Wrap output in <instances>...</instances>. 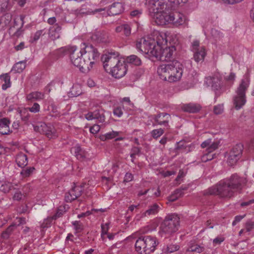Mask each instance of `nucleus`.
<instances>
[{
  "instance_id": "f257e3e1",
  "label": "nucleus",
  "mask_w": 254,
  "mask_h": 254,
  "mask_svg": "<svg viewBox=\"0 0 254 254\" xmlns=\"http://www.w3.org/2000/svg\"><path fill=\"white\" fill-rule=\"evenodd\" d=\"M246 182V179L243 177L231 176L229 179L221 181L209 188L205 191L204 194L230 198L234 196L235 191L241 190Z\"/></svg>"
},
{
  "instance_id": "f03ea898",
  "label": "nucleus",
  "mask_w": 254,
  "mask_h": 254,
  "mask_svg": "<svg viewBox=\"0 0 254 254\" xmlns=\"http://www.w3.org/2000/svg\"><path fill=\"white\" fill-rule=\"evenodd\" d=\"M119 55L118 52H111L101 57L105 70L117 78L123 77L127 71V64L119 59Z\"/></svg>"
},
{
  "instance_id": "7ed1b4c3",
  "label": "nucleus",
  "mask_w": 254,
  "mask_h": 254,
  "mask_svg": "<svg viewBox=\"0 0 254 254\" xmlns=\"http://www.w3.org/2000/svg\"><path fill=\"white\" fill-rule=\"evenodd\" d=\"M167 42L165 33H158L156 36V44L154 42L147 41L144 38H141L136 44V48L139 51L149 55L150 51H158L163 48V46L166 45Z\"/></svg>"
},
{
  "instance_id": "20e7f679",
  "label": "nucleus",
  "mask_w": 254,
  "mask_h": 254,
  "mask_svg": "<svg viewBox=\"0 0 254 254\" xmlns=\"http://www.w3.org/2000/svg\"><path fill=\"white\" fill-rule=\"evenodd\" d=\"M158 244L157 238L151 236L139 237L135 244V251L139 254H150Z\"/></svg>"
},
{
  "instance_id": "39448f33",
  "label": "nucleus",
  "mask_w": 254,
  "mask_h": 254,
  "mask_svg": "<svg viewBox=\"0 0 254 254\" xmlns=\"http://www.w3.org/2000/svg\"><path fill=\"white\" fill-rule=\"evenodd\" d=\"M250 81L249 74H246L236 90L233 103L237 110L241 109L246 103V92L249 86Z\"/></svg>"
},
{
  "instance_id": "423d86ee",
  "label": "nucleus",
  "mask_w": 254,
  "mask_h": 254,
  "mask_svg": "<svg viewBox=\"0 0 254 254\" xmlns=\"http://www.w3.org/2000/svg\"><path fill=\"white\" fill-rule=\"evenodd\" d=\"M180 225V218L176 214L167 215L160 227L159 233L161 237L171 235L177 232Z\"/></svg>"
},
{
  "instance_id": "0eeeda50",
  "label": "nucleus",
  "mask_w": 254,
  "mask_h": 254,
  "mask_svg": "<svg viewBox=\"0 0 254 254\" xmlns=\"http://www.w3.org/2000/svg\"><path fill=\"white\" fill-rule=\"evenodd\" d=\"M148 7L150 11L154 14V18L158 25H160V16H165L169 11L167 3L164 0H149Z\"/></svg>"
},
{
  "instance_id": "6e6552de",
  "label": "nucleus",
  "mask_w": 254,
  "mask_h": 254,
  "mask_svg": "<svg viewBox=\"0 0 254 254\" xmlns=\"http://www.w3.org/2000/svg\"><path fill=\"white\" fill-rule=\"evenodd\" d=\"M83 55V59L87 66L89 67V71L93 67V65L96 63L99 59V54L97 50L91 45L82 44L81 48Z\"/></svg>"
},
{
  "instance_id": "1a4fd4ad",
  "label": "nucleus",
  "mask_w": 254,
  "mask_h": 254,
  "mask_svg": "<svg viewBox=\"0 0 254 254\" xmlns=\"http://www.w3.org/2000/svg\"><path fill=\"white\" fill-rule=\"evenodd\" d=\"M160 25H166L172 23L176 26H179L185 24L186 16L182 13L178 11L170 13L169 11L165 16H160L159 17Z\"/></svg>"
},
{
  "instance_id": "9d476101",
  "label": "nucleus",
  "mask_w": 254,
  "mask_h": 254,
  "mask_svg": "<svg viewBox=\"0 0 254 254\" xmlns=\"http://www.w3.org/2000/svg\"><path fill=\"white\" fill-rule=\"evenodd\" d=\"M176 49L174 46L162 48L158 51H150L148 55L162 61H171L176 54Z\"/></svg>"
},
{
  "instance_id": "9b49d317",
  "label": "nucleus",
  "mask_w": 254,
  "mask_h": 254,
  "mask_svg": "<svg viewBox=\"0 0 254 254\" xmlns=\"http://www.w3.org/2000/svg\"><path fill=\"white\" fill-rule=\"evenodd\" d=\"M81 57L83 58L81 49L80 51L77 50L75 47L70 55L71 62L74 66L78 67L82 72H88L89 66H87V63H85V60L81 61Z\"/></svg>"
},
{
  "instance_id": "f8f14e48",
  "label": "nucleus",
  "mask_w": 254,
  "mask_h": 254,
  "mask_svg": "<svg viewBox=\"0 0 254 254\" xmlns=\"http://www.w3.org/2000/svg\"><path fill=\"white\" fill-rule=\"evenodd\" d=\"M150 118L153 126L160 125L165 127H169V123L171 117L168 113L159 112L156 115L150 116Z\"/></svg>"
},
{
  "instance_id": "ddd939ff",
  "label": "nucleus",
  "mask_w": 254,
  "mask_h": 254,
  "mask_svg": "<svg viewBox=\"0 0 254 254\" xmlns=\"http://www.w3.org/2000/svg\"><path fill=\"white\" fill-rule=\"evenodd\" d=\"M171 70L170 76V82L179 81L183 74V64L178 61L171 62Z\"/></svg>"
},
{
  "instance_id": "4468645a",
  "label": "nucleus",
  "mask_w": 254,
  "mask_h": 254,
  "mask_svg": "<svg viewBox=\"0 0 254 254\" xmlns=\"http://www.w3.org/2000/svg\"><path fill=\"white\" fill-rule=\"evenodd\" d=\"M124 8L122 3L119 2H115L108 8L104 7L96 8L92 12V13L95 14L97 12H99L107 10V12L109 16H114L121 13L124 11Z\"/></svg>"
},
{
  "instance_id": "2eb2a0df",
  "label": "nucleus",
  "mask_w": 254,
  "mask_h": 254,
  "mask_svg": "<svg viewBox=\"0 0 254 254\" xmlns=\"http://www.w3.org/2000/svg\"><path fill=\"white\" fill-rule=\"evenodd\" d=\"M33 126L35 131L45 134L49 138H52L56 136L54 127L51 126H48L44 122H38L33 125Z\"/></svg>"
},
{
  "instance_id": "dca6fc26",
  "label": "nucleus",
  "mask_w": 254,
  "mask_h": 254,
  "mask_svg": "<svg viewBox=\"0 0 254 254\" xmlns=\"http://www.w3.org/2000/svg\"><path fill=\"white\" fill-rule=\"evenodd\" d=\"M191 51L193 52V59L196 62L203 61L206 55L205 48L199 46V42L194 40L191 43Z\"/></svg>"
},
{
  "instance_id": "f3484780",
  "label": "nucleus",
  "mask_w": 254,
  "mask_h": 254,
  "mask_svg": "<svg viewBox=\"0 0 254 254\" xmlns=\"http://www.w3.org/2000/svg\"><path fill=\"white\" fill-rule=\"evenodd\" d=\"M83 191V186L75 185L68 192L65 194L64 199L66 202H71L79 197Z\"/></svg>"
},
{
  "instance_id": "a211bd4d",
  "label": "nucleus",
  "mask_w": 254,
  "mask_h": 254,
  "mask_svg": "<svg viewBox=\"0 0 254 254\" xmlns=\"http://www.w3.org/2000/svg\"><path fill=\"white\" fill-rule=\"evenodd\" d=\"M171 62L160 65L157 68V73L160 78L165 81L170 82V76L171 70Z\"/></svg>"
},
{
  "instance_id": "6ab92c4d",
  "label": "nucleus",
  "mask_w": 254,
  "mask_h": 254,
  "mask_svg": "<svg viewBox=\"0 0 254 254\" xmlns=\"http://www.w3.org/2000/svg\"><path fill=\"white\" fill-rule=\"evenodd\" d=\"M85 118L87 120L96 119L100 123L105 122V117L102 110L97 109L93 112H89L85 115Z\"/></svg>"
},
{
  "instance_id": "aec40b11",
  "label": "nucleus",
  "mask_w": 254,
  "mask_h": 254,
  "mask_svg": "<svg viewBox=\"0 0 254 254\" xmlns=\"http://www.w3.org/2000/svg\"><path fill=\"white\" fill-rule=\"evenodd\" d=\"M220 141H212V139L209 138L204 141L201 144L202 148H206V151L211 153L216 150L220 146Z\"/></svg>"
},
{
  "instance_id": "412c9836",
  "label": "nucleus",
  "mask_w": 254,
  "mask_h": 254,
  "mask_svg": "<svg viewBox=\"0 0 254 254\" xmlns=\"http://www.w3.org/2000/svg\"><path fill=\"white\" fill-rule=\"evenodd\" d=\"M91 38L93 40L99 43H107L110 42L108 34L105 32H97Z\"/></svg>"
},
{
  "instance_id": "4be33fe9",
  "label": "nucleus",
  "mask_w": 254,
  "mask_h": 254,
  "mask_svg": "<svg viewBox=\"0 0 254 254\" xmlns=\"http://www.w3.org/2000/svg\"><path fill=\"white\" fill-rule=\"evenodd\" d=\"M62 27L58 24H56L55 26L50 28L49 30V37L52 40H55L60 38V33Z\"/></svg>"
},
{
  "instance_id": "5701e85b",
  "label": "nucleus",
  "mask_w": 254,
  "mask_h": 254,
  "mask_svg": "<svg viewBox=\"0 0 254 254\" xmlns=\"http://www.w3.org/2000/svg\"><path fill=\"white\" fill-rule=\"evenodd\" d=\"M10 121L7 118L0 119V133L2 135L9 134L11 131L9 128Z\"/></svg>"
},
{
  "instance_id": "b1692460",
  "label": "nucleus",
  "mask_w": 254,
  "mask_h": 254,
  "mask_svg": "<svg viewBox=\"0 0 254 254\" xmlns=\"http://www.w3.org/2000/svg\"><path fill=\"white\" fill-rule=\"evenodd\" d=\"M70 151L72 153L74 154L78 160H83L86 157V153L78 145L72 147Z\"/></svg>"
},
{
  "instance_id": "393cba45",
  "label": "nucleus",
  "mask_w": 254,
  "mask_h": 254,
  "mask_svg": "<svg viewBox=\"0 0 254 254\" xmlns=\"http://www.w3.org/2000/svg\"><path fill=\"white\" fill-rule=\"evenodd\" d=\"M182 108L185 112L195 113L199 111L201 109V107L198 104L189 103L184 105Z\"/></svg>"
},
{
  "instance_id": "a878e982",
  "label": "nucleus",
  "mask_w": 254,
  "mask_h": 254,
  "mask_svg": "<svg viewBox=\"0 0 254 254\" xmlns=\"http://www.w3.org/2000/svg\"><path fill=\"white\" fill-rule=\"evenodd\" d=\"M160 210V207L157 203H154L149 205L147 209L142 213V216H150L155 215L158 213Z\"/></svg>"
},
{
  "instance_id": "bb28decb",
  "label": "nucleus",
  "mask_w": 254,
  "mask_h": 254,
  "mask_svg": "<svg viewBox=\"0 0 254 254\" xmlns=\"http://www.w3.org/2000/svg\"><path fill=\"white\" fill-rule=\"evenodd\" d=\"M75 46H66L59 48L55 51V54L59 57H62L66 54H71L73 51Z\"/></svg>"
},
{
  "instance_id": "cd10ccee",
  "label": "nucleus",
  "mask_w": 254,
  "mask_h": 254,
  "mask_svg": "<svg viewBox=\"0 0 254 254\" xmlns=\"http://www.w3.org/2000/svg\"><path fill=\"white\" fill-rule=\"evenodd\" d=\"M44 94L39 91L32 92L27 95L26 99L28 101H32L34 100L39 101L44 98Z\"/></svg>"
},
{
  "instance_id": "c85d7f7f",
  "label": "nucleus",
  "mask_w": 254,
  "mask_h": 254,
  "mask_svg": "<svg viewBox=\"0 0 254 254\" xmlns=\"http://www.w3.org/2000/svg\"><path fill=\"white\" fill-rule=\"evenodd\" d=\"M16 162L18 166L23 168L27 165V157L22 153L18 154L16 157Z\"/></svg>"
},
{
  "instance_id": "c756f323",
  "label": "nucleus",
  "mask_w": 254,
  "mask_h": 254,
  "mask_svg": "<svg viewBox=\"0 0 254 254\" xmlns=\"http://www.w3.org/2000/svg\"><path fill=\"white\" fill-rule=\"evenodd\" d=\"M124 61H125V63L130 64L136 66L140 65L141 64V59L134 55L127 56Z\"/></svg>"
},
{
  "instance_id": "7c9ffc66",
  "label": "nucleus",
  "mask_w": 254,
  "mask_h": 254,
  "mask_svg": "<svg viewBox=\"0 0 254 254\" xmlns=\"http://www.w3.org/2000/svg\"><path fill=\"white\" fill-rule=\"evenodd\" d=\"M0 78L4 83L2 84V89L3 90H6L11 85L10 82V76L9 73H5L0 76Z\"/></svg>"
},
{
  "instance_id": "2f4dec72",
  "label": "nucleus",
  "mask_w": 254,
  "mask_h": 254,
  "mask_svg": "<svg viewBox=\"0 0 254 254\" xmlns=\"http://www.w3.org/2000/svg\"><path fill=\"white\" fill-rule=\"evenodd\" d=\"M176 149L183 152L190 151V145L185 141L181 140L177 143Z\"/></svg>"
},
{
  "instance_id": "473e14b6",
  "label": "nucleus",
  "mask_w": 254,
  "mask_h": 254,
  "mask_svg": "<svg viewBox=\"0 0 254 254\" xmlns=\"http://www.w3.org/2000/svg\"><path fill=\"white\" fill-rule=\"evenodd\" d=\"M243 150V146L242 144H237L231 149L229 154L236 155V156L241 157Z\"/></svg>"
},
{
  "instance_id": "72a5a7b5",
  "label": "nucleus",
  "mask_w": 254,
  "mask_h": 254,
  "mask_svg": "<svg viewBox=\"0 0 254 254\" xmlns=\"http://www.w3.org/2000/svg\"><path fill=\"white\" fill-rule=\"evenodd\" d=\"M16 228V225L15 223H12L2 233L1 237L4 239H7Z\"/></svg>"
},
{
  "instance_id": "f704fd0d",
  "label": "nucleus",
  "mask_w": 254,
  "mask_h": 254,
  "mask_svg": "<svg viewBox=\"0 0 254 254\" xmlns=\"http://www.w3.org/2000/svg\"><path fill=\"white\" fill-rule=\"evenodd\" d=\"M120 132L116 131H112L111 132L105 133L100 136L99 138L102 141H105L107 139H111L115 138L119 135Z\"/></svg>"
},
{
  "instance_id": "c9c22d12",
  "label": "nucleus",
  "mask_w": 254,
  "mask_h": 254,
  "mask_svg": "<svg viewBox=\"0 0 254 254\" xmlns=\"http://www.w3.org/2000/svg\"><path fill=\"white\" fill-rule=\"evenodd\" d=\"M204 251V248L203 247L200 246L195 243L190 244V245L187 250V251L188 252H195L197 253H200Z\"/></svg>"
},
{
  "instance_id": "e433bc0d",
  "label": "nucleus",
  "mask_w": 254,
  "mask_h": 254,
  "mask_svg": "<svg viewBox=\"0 0 254 254\" xmlns=\"http://www.w3.org/2000/svg\"><path fill=\"white\" fill-rule=\"evenodd\" d=\"M26 61H20L17 63L13 66L11 71L14 72H21L26 67Z\"/></svg>"
},
{
  "instance_id": "4c0bfd02",
  "label": "nucleus",
  "mask_w": 254,
  "mask_h": 254,
  "mask_svg": "<svg viewBox=\"0 0 254 254\" xmlns=\"http://www.w3.org/2000/svg\"><path fill=\"white\" fill-rule=\"evenodd\" d=\"M179 246L176 244H169L163 248V251L167 253H172L179 249Z\"/></svg>"
},
{
  "instance_id": "58836bf2",
  "label": "nucleus",
  "mask_w": 254,
  "mask_h": 254,
  "mask_svg": "<svg viewBox=\"0 0 254 254\" xmlns=\"http://www.w3.org/2000/svg\"><path fill=\"white\" fill-rule=\"evenodd\" d=\"M82 93V89L80 85L74 84L70 90V94L72 96L77 97Z\"/></svg>"
},
{
  "instance_id": "ea45409f",
  "label": "nucleus",
  "mask_w": 254,
  "mask_h": 254,
  "mask_svg": "<svg viewBox=\"0 0 254 254\" xmlns=\"http://www.w3.org/2000/svg\"><path fill=\"white\" fill-rule=\"evenodd\" d=\"M241 157L236 156V155L228 154L227 158V163L229 166H233L236 164L238 161L240 159Z\"/></svg>"
},
{
  "instance_id": "a19ab883",
  "label": "nucleus",
  "mask_w": 254,
  "mask_h": 254,
  "mask_svg": "<svg viewBox=\"0 0 254 254\" xmlns=\"http://www.w3.org/2000/svg\"><path fill=\"white\" fill-rule=\"evenodd\" d=\"M164 133V130L161 128L153 129L150 132L152 137L154 139L160 137Z\"/></svg>"
},
{
  "instance_id": "79ce46f5",
  "label": "nucleus",
  "mask_w": 254,
  "mask_h": 254,
  "mask_svg": "<svg viewBox=\"0 0 254 254\" xmlns=\"http://www.w3.org/2000/svg\"><path fill=\"white\" fill-rule=\"evenodd\" d=\"M109 223H106L101 225V238L103 241H105V235L108 234V232L109 229Z\"/></svg>"
},
{
  "instance_id": "37998d69",
  "label": "nucleus",
  "mask_w": 254,
  "mask_h": 254,
  "mask_svg": "<svg viewBox=\"0 0 254 254\" xmlns=\"http://www.w3.org/2000/svg\"><path fill=\"white\" fill-rule=\"evenodd\" d=\"M140 148L138 147L134 146L131 148L130 156L131 158L132 162L133 161L135 155L140 154Z\"/></svg>"
},
{
  "instance_id": "c03bdc74",
  "label": "nucleus",
  "mask_w": 254,
  "mask_h": 254,
  "mask_svg": "<svg viewBox=\"0 0 254 254\" xmlns=\"http://www.w3.org/2000/svg\"><path fill=\"white\" fill-rule=\"evenodd\" d=\"M72 225L74 226L76 233H79L83 229V226L80 221H75L72 222Z\"/></svg>"
},
{
  "instance_id": "a18cd8bd",
  "label": "nucleus",
  "mask_w": 254,
  "mask_h": 254,
  "mask_svg": "<svg viewBox=\"0 0 254 254\" xmlns=\"http://www.w3.org/2000/svg\"><path fill=\"white\" fill-rule=\"evenodd\" d=\"M11 187L12 185L10 183H6L5 182L4 184L1 185L0 188V190L4 193H6L9 192Z\"/></svg>"
},
{
  "instance_id": "49530a36",
  "label": "nucleus",
  "mask_w": 254,
  "mask_h": 254,
  "mask_svg": "<svg viewBox=\"0 0 254 254\" xmlns=\"http://www.w3.org/2000/svg\"><path fill=\"white\" fill-rule=\"evenodd\" d=\"M28 111V110L25 108L21 112V119L24 122H27L29 120L30 115Z\"/></svg>"
},
{
  "instance_id": "de8ad7c7",
  "label": "nucleus",
  "mask_w": 254,
  "mask_h": 254,
  "mask_svg": "<svg viewBox=\"0 0 254 254\" xmlns=\"http://www.w3.org/2000/svg\"><path fill=\"white\" fill-rule=\"evenodd\" d=\"M215 154H211L210 153L207 152L206 154L202 156L201 160L202 162H206L208 161L211 160L214 158Z\"/></svg>"
},
{
  "instance_id": "09e8293b",
  "label": "nucleus",
  "mask_w": 254,
  "mask_h": 254,
  "mask_svg": "<svg viewBox=\"0 0 254 254\" xmlns=\"http://www.w3.org/2000/svg\"><path fill=\"white\" fill-rule=\"evenodd\" d=\"M123 33L126 36H128L131 33V27L128 24H123Z\"/></svg>"
},
{
  "instance_id": "8fccbe9b",
  "label": "nucleus",
  "mask_w": 254,
  "mask_h": 254,
  "mask_svg": "<svg viewBox=\"0 0 254 254\" xmlns=\"http://www.w3.org/2000/svg\"><path fill=\"white\" fill-rule=\"evenodd\" d=\"M40 105H39V104L37 103H34L33 106L32 107H29V108H27L26 109L30 111L31 112H32V113H38L40 111Z\"/></svg>"
},
{
  "instance_id": "3c124183",
  "label": "nucleus",
  "mask_w": 254,
  "mask_h": 254,
  "mask_svg": "<svg viewBox=\"0 0 254 254\" xmlns=\"http://www.w3.org/2000/svg\"><path fill=\"white\" fill-rule=\"evenodd\" d=\"M9 0H0V12L5 11L7 7Z\"/></svg>"
},
{
  "instance_id": "603ef678",
  "label": "nucleus",
  "mask_w": 254,
  "mask_h": 254,
  "mask_svg": "<svg viewBox=\"0 0 254 254\" xmlns=\"http://www.w3.org/2000/svg\"><path fill=\"white\" fill-rule=\"evenodd\" d=\"M35 169L33 167L27 168L20 172V175H30L31 173H35Z\"/></svg>"
},
{
  "instance_id": "864d4df0",
  "label": "nucleus",
  "mask_w": 254,
  "mask_h": 254,
  "mask_svg": "<svg viewBox=\"0 0 254 254\" xmlns=\"http://www.w3.org/2000/svg\"><path fill=\"white\" fill-rule=\"evenodd\" d=\"M212 87L214 90H217L220 85V81L217 78H213L212 79Z\"/></svg>"
},
{
  "instance_id": "5fc2aeb1",
  "label": "nucleus",
  "mask_w": 254,
  "mask_h": 254,
  "mask_svg": "<svg viewBox=\"0 0 254 254\" xmlns=\"http://www.w3.org/2000/svg\"><path fill=\"white\" fill-rule=\"evenodd\" d=\"M224 110L223 106L222 105H218L214 106L213 111L215 114L219 115L223 113Z\"/></svg>"
},
{
  "instance_id": "6e6d98bb",
  "label": "nucleus",
  "mask_w": 254,
  "mask_h": 254,
  "mask_svg": "<svg viewBox=\"0 0 254 254\" xmlns=\"http://www.w3.org/2000/svg\"><path fill=\"white\" fill-rule=\"evenodd\" d=\"M100 126L99 125L95 124L90 127L89 131L90 133L95 134L100 131Z\"/></svg>"
},
{
  "instance_id": "4d7b16f0",
  "label": "nucleus",
  "mask_w": 254,
  "mask_h": 254,
  "mask_svg": "<svg viewBox=\"0 0 254 254\" xmlns=\"http://www.w3.org/2000/svg\"><path fill=\"white\" fill-rule=\"evenodd\" d=\"M113 114L115 116L118 117H121L123 114V112L121 107H117L114 109Z\"/></svg>"
},
{
  "instance_id": "13d9d810",
  "label": "nucleus",
  "mask_w": 254,
  "mask_h": 254,
  "mask_svg": "<svg viewBox=\"0 0 254 254\" xmlns=\"http://www.w3.org/2000/svg\"><path fill=\"white\" fill-rule=\"evenodd\" d=\"M63 209H64L63 207H62V206L58 208L56 213L53 216V219H56L62 216V215L63 214V213L65 212V211H64Z\"/></svg>"
},
{
  "instance_id": "bf43d9fd",
  "label": "nucleus",
  "mask_w": 254,
  "mask_h": 254,
  "mask_svg": "<svg viewBox=\"0 0 254 254\" xmlns=\"http://www.w3.org/2000/svg\"><path fill=\"white\" fill-rule=\"evenodd\" d=\"M212 36L216 39H219L221 37V33L217 30L212 29L211 31Z\"/></svg>"
},
{
  "instance_id": "052dcab7",
  "label": "nucleus",
  "mask_w": 254,
  "mask_h": 254,
  "mask_svg": "<svg viewBox=\"0 0 254 254\" xmlns=\"http://www.w3.org/2000/svg\"><path fill=\"white\" fill-rule=\"evenodd\" d=\"M22 196H23V195L21 193V192L20 191H19V190H17L15 192V193L13 196V198L14 200L19 201L21 199Z\"/></svg>"
},
{
  "instance_id": "680f3d73",
  "label": "nucleus",
  "mask_w": 254,
  "mask_h": 254,
  "mask_svg": "<svg viewBox=\"0 0 254 254\" xmlns=\"http://www.w3.org/2000/svg\"><path fill=\"white\" fill-rule=\"evenodd\" d=\"M43 30H38L37 31L34 35L33 38V41H37L42 34Z\"/></svg>"
},
{
  "instance_id": "e2e57ef3",
  "label": "nucleus",
  "mask_w": 254,
  "mask_h": 254,
  "mask_svg": "<svg viewBox=\"0 0 254 254\" xmlns=\"http://www.w3.org/2000/svg\"><path fill=\"white\" fill-rule=\"evenodd\" d=\"M254 227V222H248L246 224V230L247 232H250L251 231Z\"/></svg>"
},
{
  "instance_id": "0e129e2a",
  "label": "nucleus",
  "mask_w": 254,
  "mask_h": 254,
  "mask_svg": "<svg viewBox=\"0 0 254 254\" xmlns=\"http://www.w3.org/2000/svg\"><path fill=\"white\" fill-rule=\"evenodd\" d=\"M142 13V11L139 10H134L130 12V16L133 17H138Z\"/></svg>"
},
{
  "instance_id": "69168bd1",
  "label": "nucleus",
  "mask_w": 254,
  "mask_h": 254,
  "mask_svg": "<svg viewBox=\"0 0 254 254\" xmlns=\"http://www.w3.org/2000/svg\"><path fill=\"white\" fill-rule=\"evenodd\" d=\"M245 215L244 216L241 215H237L235 216V219L232 222V225L235 226L236 225L238 222L241 221V220L245 217Z\"/></svg>"
},
{
  "instance_id": "338daca9",
  "label": "nucleus",
  "mask_w": 254,
  "mask_h": 254,
  "mask_svg": "<svg viewBox=\"0 0 254 254\" xmlns=\"http://www.w3.org/2000/svg\"><path fill=\"white\" fill-rule=\"evenodd\" d=\"M224 240V239L223 237H217L215 238L213 241V243L215 245H219L223 242Z\"/></svg>"
},
{
  "instance_id": "774afa93",
  "label": "nucleus",
  "mask_w": 254,
  "mask_h": 254,
  "mask_svg": "<svg viewBox=\"0 0 254 254\" xmlns=\"http://www.w3.org/2000/svg\"><path fill=\"white\" fill-rule=\"evenodd\" d=\"M235 78V74L233 72H231L228 76H226L225 79L230 81H233Z\"/></svg>"
}]
</instances>
